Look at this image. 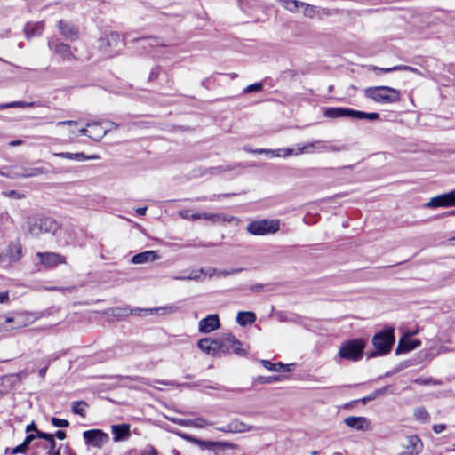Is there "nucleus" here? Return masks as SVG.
I'll return each instance as SVG.
<instances>
[{"instance_id": "obj_1", "label": "nucleus", "mask_w": 455, "mask_h": 455, "mask_svg": "<svg viewBox=\"0 0 455 455\" xmlns=\"http://www.w3.org/2000/svg\"><path fill=\"white\" fill-rule=\"evenodd\" d=\"M364 96L377 103L390 104L400 100L401 93L397 89L389 86L368 87Z\"/></svg>"}, {"instance_id": "obj_2", "label": "nucleus", "mask_w": 455, "mask_h": 455, "mask_svg": "<svg viewBox=\"0 0 455 455\" xmlns=\"http://www.w3.org/2000/svg\"><path fill=\"white\" fill-rule=\"evenodd\" d=\"M395 343V330L394 328H387L382 331L376 333L372 338V345L376 351L367 355L368 358L375 357L378 355H385L391 351Z\"/></svg>"}, {"instance_id": "obj_3", "label": "nucleus", "mask_w": 455, "mask_h": 455, "mask_svg": "<svg viewBox=\"0 0 455 455\" xmlns=\"http://www.w3.org/2000/svg\"><path fill=\"white\" fill-rule=\"evenodd\" d=\"M323 116L331 119L349 117L352 119H368L370 121H375L379 118V113H366L346 108H328L324 110Z\"/></svg>"}, {"instance_id": "obj_4", "label": "nucleus", "mask_w": 455, "mask_h": 455, "mask_svg": "<svg viewBox=\"0 0 455 455\" xmlns=\"http://www.w3.org/2000/svg\"><path fill=\"white\" fill-rule=\"evenodd\" d=\"M124 46V43L116 32H110L100 39V49L108 57L118 54Z\"/></svg>"}, {"instance_id": "obj_5", "label": "nucleus", "mask_w": 455, "mask_h": 455, "mask_svg": "<svg viewBox=\"0 0 455 455\" xmlns=\"http://www.w3.org/2000/svg\"><path fill=\"white\" fill-rule=\"evenodd\" d=\"M59 228V223L50 217L41 218L38 221L28 225V232L33 237H38L42 234L55 235Z\"/></svg>"}, {"instance_id": "obj_6", "label": "nucleus", "mask_w": 455, "mask_h": 455, "mask_svg": "<svg viewBox=\"0 0 455 455\" xmlns=\"http://www.w3.org/2000/svg\"><path fill=\"white\" fill-rule=\"evenodd\" d=\"M365 342L363 339H352L344 343L339 351L342 359L356 362L363 357Z\"/></svg>"}, {"instance_id": "obj_7", "label": "nucleus", "mask_w": 455, "mask_h": 455, "mask_svg": "<svg viewBox=\"0 0 455 455\" xmlns=\"http://www.w3.org/2000/svg\"><path fill=\"white\" fill-rule=\"evenodd\" d=\"M280 228L279 220H260L251 221L247 231L253 235H267L276 233Z\"/></svg>"}, {"instance_id": "obj_8", "label": "nucleus", "mask_w": 455, "mask_h": 455, "mask_svg": "<svg viewBox=\"0 0 455 455\" xmlns=\"http://www.w3.org/2000/svg\"><path fill=\"white\" fill-rule=\"evenodd\" d=\"M48 173V170L44 167L20 168L14 167L8 173L2 172V175L17 179V178H32L42 174Z\"/></svg>"}, {"instance_id": "obj_9", "label": "nucleus", "mask_w": 455, "mask_h": 455, "mask_svg": "<svg viewBox=\"0 0 455 455\" xmlns=\"http://www.w3.org/2000/svg\"><path fill=\"white\" fill-rule=\"evenodd\" d=\"M402 447L403 451L398 455H419L423 449V443L418 435H412L403 439Z\"/></svg>"}, {"instance_id": "obj_10", "label": "nucleus", "mask_w": 455, "mask_h": 455, "mask_svg": "<svg viewBox=\"0 0 455 455\" xmlns=\"http://www.w3.org/2000/svg\"><path fill=\"white\" fill-rule=\"evenodd\" d=\"M86 444L100 449L109 440L108 435L100 429L87 430L83 433Z\"/></svg>"}, {"instance_id": "obj_11", "label": "nucleus", "mask_w": 455, "mask_h": 455, "mask_svg": "<svg viewBox=\"0 0 455 455\" xmlns=\"http://www.w3.org/2000/svg\"><path fill=\"white\" fill-rule=\"evenodd\" d=\"M40 264L46 269L54 268L66 263V258L56 252H37Z\"/></svg>"}, {"instance_id": "obj_12", "label": "nucleus", "mask_w": 455, "mask_h": 455, "mask_svg": "<svg viewBox=\"0 0 455 455\" xmlns=\"http://www.w3.org/2000/svg\"><path fill=\"white\" fill-rule=\"evenodd\" d=\"M6 257V260L3 262V267H10L12 263L18 262L22 257V246L20 242H11L3 253Z\"/></svg>"}, {"instance_id": "obj_13", "label": "nucleus", "mask_w": 455, "mask_h": 455, "mask_svg": "<svg viewBox=\"0 0 455 455\" xmlns=\"http://www.w3.org/2000/svg\"><path fill=\"white\" fill-rule=\"evenodd\" d=\"M198 347L205 354L212 356H221V345L218 339L204 338L197 343Z\"/></svg>"}, {"instance_id": "obj_14", "label": "nucleus", "mask_w": 455, "mask_h": 455, "mask_svg": "<svg viewBox=\"0 0 455 455\" xmlns=\"http://www.w3.org/2000/svg\"><path fill=\"white\" fill-rule=\"evenodd\" d=\"M426 205L429 208L454 206L455 191L433 197Z\"/></svg>"}, {"instance_id": "obj_15", "label": "nucleus", "mask_w": 455, "mask_h": 455, "mask_svg": "<svg viewBox=\"0 0 455 455\" xmlns=\"http://www.w3.org/2000/svg\"><path fill=\"white\" fill-rule=\"evenodd\" d=\"M416 332L417 331L407 332L405 336L399 340L398 345L395 348L396 355L410 352L420 346L421 342L419 339L411 340L408 339L410 336L414 335Z\"/></svg>"}, {"instance_id": "obj_16", "label": "nucleus", "mask_w": 455, "mask_h": 455, "mask_svg": "<svg viewBox=\"0 0 455 455\" xmlns=\"http://www.w3.org/2000/svg\"><path fill=\"white\" fill-rule=\"evenodd\" d=\"M220 327V320L217 315H209L199 322L198 328L202 333H209Z\"/></svg>"}, {"instance_id": "obj_17", "label": "nucleus", "mask_w": 455, "mask_h": 455, "mask_svg": "<svg viewBox=\"0 0 455 455\" xmlns=\"http://www.w3.org/2000/svg\"><path fill=\"white\" fill-rule=\"evenodd\" d=\"M255 427L247 426L245 423L234 419L229 422L228 425L218 428V430L225 432V433H243L248 430L255 429Z\"/></svg>"}, {"instance_id": "obj_18", "label": "nucleus", "mask_w": 455, "mask_h": 455, "mask_svg": "<svg viewBox=\"0 0 455 455\" xmlns=\"http://www.w3.org/2000/svg\"><path fill=\"white\" fill-rule=\"evenodd\" d=\"M111 433L113 435V441L122 442L127 440L131 435L130 425L120 424L111 426Z\"/></svg>"}, {"instance_id": "obj_19", "label": "nucleus", "mask_w": 455, "mask_h": 455, "mask_svg": "<svg viewBox=\"0 0 455 455\" xmlns=\"http://www.w3.org/2000/svg\"><path fill=\"white\" fill-rule=\"evenodd\" d=\"M86 126L89 128L90 138L93 140H100L111 128L102 126V123L92 122L87 123Z\"/></svg>"}, {"instance_id": "obj_20", "label": "nucleus", "mask_w": 455, "mask_h": 455, "mask_svg": "<svg viewBox=\"0 0 455 455\" xmlns=\"http://www.w3.org/2000/svg\"><path fill=\"white\" fill-rule=\"evenodd\" d=\"M59 29L62 36H65V38L74 41L78 38V30L75 27V25L65 21V20H60L59 21Z\"/></svg>"}, {"instance_id": "obj_21", "label": "nucleus", "mask_w": 455, "mask_h": 455, "mask_svg": "<svg viewBox=\"0 0 455 455\" xmlns=\"http://www.w3.org/2000/svg\"><path fill=\"white\" fill-rule=\"evenodd\" d=\"M50 48L60 57H61L63 60H70L74 59V54L71 52L70 46L63 44V43H57V44H52L49 43Z\"/></svg>"}, {"instance_id": "obj_22", "label": "nucleus", "mask_w": 455, "mask_h": 455, "mask_svg": "<svg viewBox=\"0 0 455 455\" xmlns=\"http://www.w3.org/2000/svg\"><path fill=\"white\" fill-rule=\"evenodd\" d=\"M344 423L355 430H365L368 428L369 421L365 417H347L344 419Z\"/></svg>"}, {"instance_id": "obj_23", "label": "nucleus", "mask_w": 455, "mask_h": 455, "mask_svg": "<svg viewBox=\"0 0 455 455\" xmlns=\"http://www.w3.org/2000/svg\"><path fill=\"white\" fill-rule=\"evenodd\" d=\"M159 259V255L155 251H146L138 254H135L132 258V262L133 264H144L148 262H153Z\"/></svg>"}, {"instance_id": "obj_24", "label": "nucleus", "mask_w": 455, "mask_h": 455, "mask_svg": "<svg viewBox=\"0 0 455 455\" xmlns=\"http://www.w3.org/2000/svg\"><path fill=\"white\" fill-rule=\"evenodd\" d=\"M139 46L144 50H148V48H155L157 46H165L164 42L156 37H141L136 40Z\"/></svg>"}, {"instance_id": "obj_25", "label": "nucleus", "mask_w": 455, "mask_h": 455, "mask_svg": "<svg viewBox=\"0 0 455 455\" xmlns=\"http://www.w3.org/2000/svg\"><path fill=\"white\" fill-rule=\"evenodd\" d=\"M44 28L42 22L28 23L24 28L26 37L30 39L31 37L40 36L43 33Z\"/></svg>"}, {"instance_id": "obj_26", "label": "nucleus", "mask_w": 455, "mask_h": 455, "mask_svg": "<svg viewBox=\"0 0 455 455\" xmlns=\"http://www.w3.org/2000/svg\"><path fill=\"white\" fill-rule=\"evenodd\" d=\"M218 339L220 345H221V355H223L232 349L234 344H235L236 337L233 334H227Z\"/></svg>"}, {"instance_id": "obj_27", "label": "nucleus", "mask_w": 455, "mask_h": 455, "mask_svg": "<svg viewBox=\"0 0 455 455\" xmlns=\"http://www.w3.org/2000/svg\"><path fill=\"white\" fill-rule=\"evenodd\" d=\"M261 364L267 369L270 371L274 372H286L291 371V365L290 364H283L282 363H271L268 360H261Z\"/></svg>"}, {"instance_id": "obj_28", "label": "nucleus", "mask_w": 455, "mask_h": 455, "mask_svg": "<svg viewBox=\"0 0 455 455\" xmlns=\"http://www.w3.org/2000/svg\"><path fill=\"white\" fill-rule=\"evenodd\" d=\"M54 156L70 159V160H76L79 162L85 161L87 159H97V156H86L84 153H69V152H60V153H54Z\"/></svg>"}, {"instance_id": "obj_29", "label": "nucleus", "mask_w": 455, "mask_h": 455, "mask_svg": "<svg viewBox=\"0 0 455 455\" xmlns=\"http://www.w3.org/2000/svg\"><path fill=\"white\" fill-rule=\"evenodd\" d=\"M37 436L34 434H28L24 441L15 448L12 449L11 454L16 455L19 453L24 454L28 449L29 444L36 438Z\"/></svg>"}, {"instance_id": "obj_30", "label": "nucleus", "mask_w": 455, "mask_h": 455, "mask_svg": "<svg viewBox=\"0 0 455 455\" xmlns=\"http://www.w3.org/2000/svg\"><path fill=\"white\" fill-rule=\"evenodd\" d=\"M256 315L252 312H239L236 316V322L241 326L251 324L255 322Z\"/></svg>"}, {"instance_id": "obj_31", "label": "nucleus", "mask_w": 455, "mask_h": 455, "mask_svg": "<svg viewBox=\"0 0 455 455\" xmlns=\"http://www.w3.org/2000/svg\"><path fill=\"white\" fill-rule=\"evenodd\" d=\"M193 442L196 444H198L201 448L203 449H207V450H211L212 448L213 447H231L232 445L228 443H224V442H212V441H204V440H200V439H196V438H193L192 439Z\"/></svg>"}, {"instance_id": "obj_32", "label": "nucleus", "mask_w": 455, "mask_h": 455, "mask_svg": "<svg viewBox=\"0 0 455 455\" xmlns=\"http://www.w3.org/2000/svg\"><path fill=\"white\" fill-rule=\"evenodd\" d=\"M205 272L203 268L197 270H191L188 275L173 276V280H199Z\"/></svg>"}, {"instance_id": "obj_33", "label": "nucleus", "mask_w": 455, "mask_h": 455, "mask_svg": "<svg viewBox=\"0 0 455 455\" xmlns=\"http://www.w3.org/2000/svg\"><path fill=\"white\" fill-rule=\"evenodd\" d=\"M37 438L44 439L49 443L48 451H60V447L57 448V444L54 439V435L49 433H38Z\"/></svg>"}, {"instance_id": "obj_34", "label": "nucleus", "mask_w": 455, "mask_h": 455, "mask_svg": "<svg viewBox=\"0 0 455 455\" xmlns=\"http://www.w3.org/2000/svg\"><path fill=\"white\" fill-rule=\"evenodd\" d=\"M179 423L181 424V425H189V426H192L194 427H204L205 426H212V422H209V421L204 419L203 418H196L194 420H188V421L180 420Z\"/></svg>"}, {"instance_id": "obj_35", "label": "nucleus", "mask_w": 455, "mask_h": 455, "mask_svg": "<svg viewBox=\"0 0 455 455\" xmlns=\"http://www.w3.org/2000/svg\"><path fill=\"white\" fill-rule=\"evenodd\" d=\"M279 3L285 8L287 11L291 12H296L298 8L300 6L299 1L297 0H278Z\"/></svg>"}, {"instance_id": "obj_36", "label": "nucleus", "mask_w": 455, "mask_h": 455, "mask_svg": "<svg viewBox=\"0 0 455 455\" xmlns=\"http://www.w3.org/2000/svg\"><path fill=\"white\" fill-rule=\"evenodd\" d=\"M85 407H87V403L84 401H75L72 403V411L75 414L80 415L82 417L85 416Z\"/></svg>"}, {"instance_id": "obj_37", "label": "nucleus", "mask_w": 455, "mask_h": 455, "mask_svg": "<svg viewBox=\"0 0 455 455\" xmlns=\"http://www.w3.org/2000/svg\"><path fill=\"white\" fill-rule=\"evenodd\" d=\"M35 102L12 101L10 103L0 104V110L10 108H29L33 107Z\"/></svg>"}, {"instance_id": "obj_38", "label": "nucleus", "mask_w": 455, "mask_h": 455, "mask_svg": "<svg viewBox=\"0 0 455 455\" xmlns=\"http://www.w3.org/2000/svg\"><path fill=\"white\" fill-rule=\"evenodd\" d=\"M389 388H390V386H385V387H383L381 388H379V389L375 390L374 392L370 394L368 396L363 397V403H365L368 401L374 400L378 396H381V395H386L387 393V391L389 390Z\"/></svg>"}, {"instance_id": "obj_39", "label": "nucleus", "mask_w": 455, "mask_h": 455, "mask_svg": "<svg viewBox=\"0 0 455 455\" xmlns=\"http://www.w3.org/2000/svg\"><path fill=\"white\" fill-rule=\"evenodd\" d=\"M202 219L211 220L212 222H219V221H227L229 220L228 217H226L223 214H218V213H208V212H203L202 213Z\"/></svg>"}, {"instance_id": "obj_40", "label": "nucleus", "mask_w": 455, "mask_h": 455, "mask_svg": "<svg viewBox=\"0 0 455 455\" xmlns=\"http://www.w3.org/2000/svg\"><path fill=\"white\" fill-rule=\"evenodd\" d=\"M110 315L118 319L128 316L131 312H129V308L127 307H114L109 309Z\"/></svg>"}, {"instance_id": "obj_41", "label": "nucleus", "mask_w": 455, "mask_h": 455, "mask_svg": "<svg viewBox=\"0 0 455 455\" xmlns=\"http://www.w3.org/2000/svg\"><path fill=\"white\" fill-rule=\"evenodd\" d=\"M306 145V154H313L317 151H321V148L323 145V140H315L313 142H308Z\"/></svg>"}, {"instance_id": "obj_42", "label": "nucleus", "mask_w": 455, "mask_h": 455, "mask_svg": "<svg viewBox=\"0 0 455 455\" xmlns=\"http://www.w3.org/2000/svg\"><path fill=\"white\" fill-rule=\"evenodd\" d=\"M299 7L303 8V13L306 17L314 18L316 15V8L314 5L301 2Z\"/></svg>"}, {"instance_id": "obj_43", "label": "nucleus", "mask_w": 455, "mask_h": 455, "mask_svg": "<svg viewBox=\"0 0 455 455\" xmlns=\"http://www.w3.org/2000/svg\"><path fill=\"white\" fill-rule=\"evenodd\" d=\"M414 416L418 420L426 422L429 419V413L424 407L417 408L414 411Z\"/></svg>"}, {"instance_id": "obj_44", "label": "nucleus", "mask_w": 455, "mask_h": 455, "mask_svg": "<svg viewBox=\"0 0 455 455\" xmlns=\"http://www.w3.org/2000/svg\"><path fill=\"white\" fill-rule=\"evenodd\" d=\"M402 69H406V68L400 67V65L394 66L392 68H379V67H376V66H372L371 68V70H373V71H375L377 73H379V72L390 73V72H394V71H401Z\"/></svg>"}, {"instance_id": "obj_45", "label": "nucleus", "mask_w": 455, "mask_h": 455, "mask_svg": "<svg viewBox=\"0 0 455 455\" xmlns=\"http://www.w3.org/2000/svg\"><path fill=\"white\" fill-rule=\"evenodd\" d=\"M343 148L334 145L329 141L323 140V145L321 148V151H327V152H339L342 150Z\"/></svg>"}, {"instance_id": "obj_46", "label": "nucleus", "mask_w": 455, "mask_h": 455, "mask_svg": "<svg viewBox=\"0 0 455 455\" xmlns=\"http://www.w3.org/2000/svg\"><path fill=\"white\" fill-rule=\"evenodd\" d=\"M51 423L56 427H68L69 426L68 420L59 419L56 417H52L51 419Z\"/></svg>"}, {"instance_id": "obj_47", "label": "nucleus", "mask_w": 455, "mask_h": 455, "mask_svg": "<svg viewBox=\"0 0 455 455\" xmlns=\"http://www.w3.org/2000/svg\"><path fill=\"white\" fill-rule=\"evenodd\" d=\"M415 383L419 384V385H424V386H427V385H439L440 382L434 379L433 378H426V379H422V378H418L414 380Z\"/></svg>"}, {"instance_id": "obj_48", "label": "nucleus", "mask_w": 455, "mask_h": 455, "mask_svg": "<svg viewBox=\"0 0 455 455\" xmlns=\"http://www.w3.org/2000/svg\"><path fill=\"white\" fill-rule=\"evenodd\" d=\"M263 89V84L262 83H256L248 85L246 88L243 89L244 93H251L253 92H260Z\"/></svg>"}, {"instance_id": "obj_49", "label": "nucleus", "mask_w": 455, "mask_h": 455, "mask_svg": "<svg viewBox=\"0 0 455 455\" xmlns=\"http://www.w3.org/2000/svg\"><path fill=\"white\" fill-rule=\"evenodd\" d=\"M47 291H61L63 293L65 292H73L76 290V286H70V287H57V286H52L45 288Z\"/></svg>"}, {"instance_id": "obj_50", "label": "nucleus", "mask_w": 455, "mask_h": 455, "mask_svg": "<svg viewBox=\"0 0 455 455\" xmlns=\"http://www.w3.org/2000/svg\"><path fill=\"white\" fill-rule=\"evenodd\" d=\"M242 346L243 344L236 339L235 344H234L231 350L238 355H245V350L242 347Z\"/></svg>"}, {"instance_id": "obj_51", "label": "nucleus", "mask_w": 455, "mask_h": 455, "mask_svg": "<svg viewBox=\"0 0 455 455\" xmlns=\"http://www.w3.org/2000/svg\"><path fill=\"white\" fill-rule=\"evenodd\" d=\"M259 380L262 384H270V383L280 380V377L279 376L259 377Z\"/></svg>"}, {"instance_id": "obj_52", "label": "nucleus", "mask_w": 455, "mask_h": 455, "mask_svg": "<svg viewBox=\"0 0 455 455\" xmlns=\"http://www.w3.org/2000/svg\"><path fill=\"white\" fill-rule=\"evenodd\" d=\"M26 433L27 434H33L32 432H35L34 435L37 436L38 433H43L42 431L38 430L35 422L32 421L29 425L26 427Z\"/></svg>"}, {"instance_id": "obj_53", "label": "nucleus", "mask_w": 455, "mask_h": 455, "mask_svg": "<svg viewBox=\"0 0 455 455\" xmlns=\"http://www.w3.org/2000/svg\"><path fill=\"white\" fill-rule=\"evenodd\" d=\"M140 455H159L157 451L153 446H147L141 451Z\"/></svg>"}, {"instance_id": "obj_54", "label": "nucleus", "mask_w": 455, "mask_h": 455, "mask_svg": "<svg viewBox=\"0 0 455 455\" xmlns=\"http://www.w3.org/2000/svg\"><path fill=\"white\" fill-rule=\"evenodd\" d=\"M180 309V307L173 304V305H170V306H167V307H161V308H157V309H154L155 311H158V310H164L168 313H174V312H177L178 310Z\"/></svg>"}, {"instance_id": "obj_55", "label": "nucleus", "mask_w": 455, "mask_h": 455, "mask_svg": "<svg viewBox=\"0 0 455 455\" xmlns=\"http://www.w3.org/2000/svg\"><path fill=\"white\" fill-rule=\"evenodd\" d=\"M240 271H241V269H232L230 271L220 270V271H218V275L219 276H227V275H229L236 274V273H238Z\"/></svg>"}, {"instance_id": "obj_56", "label": "nucleus", "mask_w": 455, "mask_h": 455, "mask_svg": "<svg viewBox=\"0 0 455 455\" xmlns=\"http://www.w3.org/2000/svg\"><path fill=\"white\" fill-rule=\"evenodd\" d=\"M153 310L154 309H142V308L130 309L129 308V312H131L130 315H140L141 312L152 313Z\"/></svg>"}, {"instance_id": "obj_57", "label": "nucleus", "mask_w": 455, "mask_h": 455, "mask_svg": "<svg viewBox=\"0 0 455 455\" xmlns=\"http://www.w3.org/2000/svg\"><path fill=\"white\" fill-rule=\"evenodd\" d=\"M233 169H235V166H231V165H225V166L221 165V166L212 168V170H214L215 172H222L231 171Z\"/></svg>"}, {"instance_id": "obj_58", "label": "nucleus", "mask_w": 455, "mask_h": 455, "mask_svg": "<svg viewBox=\"0 0 455 455\" xmlns=\"http://www.w3.org/2000/svg\"><path fill=\"white\" fill-rule=\"evenodd\" d=\"M159 72H160L159 67H155L154 68H152L150 75H149V80L156 79L158 77Z\"/></svg>"}, {"instance_id": "obj_59", "label": "nucleus", "mask_w": 455, "mask_h": 455, "mask_svg": "<svg viewBox=\"0 0 455 455\" xmlns=\"http://www.w3.org/2000/svg\"><path fill=\"white\" fill-rule=\"evenodd\" d=\"M76 124H77V122L74 121V120L60 121L56 124L57 126H62V125L76 126Z\"/></svg>"}, {"instance_id": "obj_60", "label": "nucleus", "mask_w": 455, "mask_h": 455, "mask_svg": "<svg viewBox=\"0 0 455 455\" xmlns=\"http://www.w3.org/2000/svg\"><path fill=\"white\" fill-rule=\"evenodd\" d=\"M446 425L445 424H438L433 426V431L436 434L442 433L443 430H445Z\"/></svg>"}, {"instance_id": "obj_61", "label": "nucleus", "mask_w": 455, "mask_h": 455, "mask_svg": "<svg viewBox=\"0 0 455 455\" xmlns=\"http://www.w3.org/2000/svg\"><path fill=\"white\" fill-rule=\"evenodd\" d=\"M180 216L186 220H191V213L188 210H183L180 212Z\"/></svg>"}, {"instance_id": "obj_62", "label": "nucleus", "mask_w": 455, "mask_h": 455, "mask_svg": "<svg viewBox=\"0 0 455 455\" xmlns=\"http://www.w3.org/2000/svg\"><path fill=\"white\" fill-rule=\"evenodd\" d=\"M54 438L59 440H64L66 438V433L63 430H58L54 435Z\"/></svg>"}, {"instance_id": "obj_63", "label": "nucleus", "mask_w": 455, "mask_h": 455, "mask_svg": "<svg viewBox=\"0 0 455 455\" xmlns=\"http://www.w3.org/2000/svg\"><path fill=\"white\" fill-rule=\"evenodd\" d=\"M8 300H9V293L7 291L0 292V303H6Z\"/></svg>"}, {"instance_id": "obj_64", "label": "nucleus", "mask_w": 455, "mask_h": 455, "mask_svg": "<svg viewBox=\"0 0 455 455\" xmlns=\"http://www.w3.org/2000/svg\"><path fill=\"white\" fill-rule=\"evenodd\" d=\"M305 148H306V145L305 144L304 145H299V144L298 147H297V151L294 152L295 155L298 156V155H301V154H306V149Z\"/></svg>"}]
</instances>
